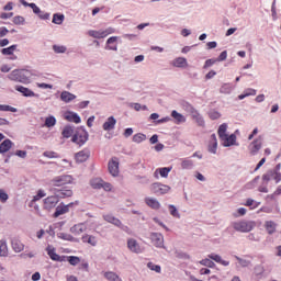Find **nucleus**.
<instances>
[{"mask_svg":"<svg viewBox=\"0 0 281 281\" xmlns=\"http://www.w3.org/2000/svg\"><path fill=\"white\" fill-rule=\"evenodd\" d=\"M68 262H69L71 266L76 267L77 265H79L80 259H79V257H74V256H71V257H68Z\"/></svg>","mask_w":281,"mask_h":281,"instance_id":"obj_58","label":"nucleus"},{"mask_svg":"<svg viewBox=\"0 0 281 281\" xmlns=\"http://www.w3.org/2000/svg\"><path fill=\"white\" fill-rule=\"evenodd\" d=\"M81 240H82V243L89 244L92 247H95L98 245V238L95 236H93V235L85 234L81 237Z\"/></svg>","mask_w":281,"mask_h":281,"instance_id":"obj_22","label":"nucleus"},{"mask_svg":"<svg viewBox=\"0 0 281 281\" xmlns=\"http://www.w3.org/2000/svg\"><path fill=\"white\" fill-rule=\"evenodd\" d=\"M53 49H54V52L57 53V54H63V53L66 52V47H65V46L54 45V46H53Z\"/></svg>","mask_w":281,"mask_h":281,"instance_id":"obj_59","label":"nucleus"},{"mask_svg":"<svg viewBox=\"0 0 281 281\" xmlns=\"http://www.w3.org/2000/svg\"><path fill=\"white\" fill-rule=\"evenodd\" d=\"M70 205L71 203L70 204L60 203L59 205H57L56 211L54 213V217L57 218L64 214H67L69 212Z\"/></svg>","mask_w":281,"mask_h":281,"instance_id":"obj_16","label":"nucleus"},{"mask_svg":"<svg viewBox=\"0 0 281 281\" xmlns=\"http://www.w3.org/2000/svg\"><path fill=\"white\" fill-rule=\"evenodd\" d=\"M218 140L216 134H212L207 140V151L212 155L217 154Z\"/></svg>","mask_w":281,"mask_h":281,"instance_id":"obj_7","label":"nucleus"},{"mask_svg":"<svg viewBox=\"0 0 281 281\" xmlns=\"http://www.w3.org/2000/svg\"><path fill=\"white\" fill-rule=\"evenodd\" d=\"M227 59V50H224L220 54V56L217 57L218 61H224Z\"/></svg>","mask_w":281,"mask_h":281,"instance_id":"obj_63","label":"nucleus"},{"mask_svg":"<svg viewBox=\"0 0 281 281\" xmlns=\"http://www.w3.org/2000/svg\"><path fill=\"white\" fill-rule=\"evenodd\" d=\"M0 111H10L11 113H16V108L0 104Z\"/></svg>","mask_w":281,"mask_h":281,"instance_id":"obj_56","label":"nucleus"},{"mask_svg":"<svg viewBox=\"0 0 281 281\" xmlns=\"http://www.w3.org/2000/svg\"><path fill=\"white\" fill-rule=\"evenodd\" d=\"M171 117L176 120V124H183L184 122H187L186 116L176 110L171 111Z\"/></svg>","mask_w":281,"mask_h":281,"instance_id":"obj_28","label":"nucleus"},{"mask_svg":"<svg viewBox=\"0 0 281 281\" xmlns=\"http://www.w3.org/2000/svg\"><path fill=\"white\" fill-rule=\"evenodd\" d=\"M60 99H61L64 102L68 103V102H70V101L75 100V99H76V95L72 94V93H70V92H68V91H63L61 94H60Z\"/></svg>","mask_w":281,"mask_h":281,"instance_id":"obj_33","label":"nucleus"},{"mask_svg":"<svg viewBox=\"0 0 281 281\" xmlns=\"http://www.w3.org/2000/svg\"><path fill=\"white\" fill-rule=\"evenodd\" d=\"M112 33H114L113 29H108L105 31H89V35L98 40L104 38Z\"/></svg>","mask_w":281,"mask_h":281,"instance_id":"obj_13","label":"nucleus"},{"mask_svg":"<svg viewBox=\"0 0 281 281\" xmlns=\"http://www.w3.org/2000/svg\"><path fill=\"white\" fill-rule=\"evenodd\" d=\"M46 193H45V190H38L37 191V195H34L33 198V202H37V201H41V199L45 198Z\"/></svg>","mask_w":281,"mask_h":281,"instance_id":"obj_52","label":"nucleus"},{"mask_svg":"<svg viewBox=\"0 0 281 281\" xmlns=\"http://www.w3.org/2000/svg\"><path fill=\"white\" fill-rule=\"evenodd\" d=\"M150 239H151V244L155 247L161 248L164 246V235L161 233H151Z\"/></svg>","mask_w":281,"mask_h":281,"instance_id":"obj_10","label":"nucleus"},{"mask_svg":"<svg viewBox=\"0 0 281 281\" xmlns=\"http://www.w3.org/2000/svg\"><path fill=\"white\" fill-rule=\"evenodd\" d=\"M190 116L194 120L198 126H205L203 116L194 108L190 109Z\"/></svg>","mask_w":281,"mask_h":281,"instance_id":"obj_12","label":"nucleus"},{"mask_svg":"<svg viewBox=\"0 0 281 281\" xmlns=\"http://www.w3.org/2000/svg\"><path fill=\"white\" fill-rule=\"evenodd\" d=\"M29 7L33 10V12L37 15L41 14V8L37 7L35 3H30Z\"/></svg>","mask_w":281,"mask_h":281,"instance_id":"obj_60","label":"nucleus"},{"mask_svg":"<svg viewBox=\"0 0 281 281\" xmlns=\"http://www.w3.org/2000/svg\"><path fill=\"white\" fill-rule=\"evenodd\" d=\"M272 180V172L268 170L266 173L262 175V181L268 186V183Z\"/></svg>","mask_w":281,"mask_h":281,"instance_id":"obj_48","label":"nucleus"},{"mask_svg":"<svg viewBox=\"0 0 281 281\" xmlns=\"http://www.w3.org/2000/svg\"><path fill=\"white\" fill-rule=\"evenodd\" d=\"M46 251H47V255L49 256V258L53 261H56V262H61L63 261V257H60V255H57L55 247H53L52 245H48L46 247Z\"/></svg>","mask_w":281,"mask_h":281,"instance_id":"obj_15","label":"nucleus"},{"mask_svg":"<svg viewBox=\"0 0 281 281\" xmlns=\"http://www.w3.org/2000/svg\"><path fill=\"white\" fill-rule=\"evenodd\" d=\"M9 78L13 81L27 85L32 78V71L27 69H15L10 74Z\"/></svg>","mask_w":281,"mask_h":281,"instance_id":"obj_3","label":"nucleus"},{"mask_svg":"<svg viewBox=\"0 0 281 281\" xmlns=\"http://www.w3.org/2000/svg\"><path fill=\"white\" fill-rule=\"evenodd\" d=\"M227 128H228V125L226 123H223L218 126V130H217V135H218V138H224L225 136H227Z\"/></svg>","mask_w":281,"mask_h":281,"instance_id":"obj_35","label":"nucleus"},{"mask_svg":"<svg viewBox=\"0 0 281 281\" xmlns=\"http://www.w3.org/2000/svg\"><path fill=\"white\" fill-rule=\"evenodd\" d=\"M278 224L274 221H266L265 228L269 235H273L277 232Z\"/></svg>","mask_w":281,"mask_h":281,"instance_id":"obj_24","label":"nucleus"},{"mask_svg":"<svg viewBox=\"0 0 281 281\" xmlns=\"http://www.w3.org/2000/svg\"><path fill=\"white\" fill-rule=\"evenodd\" d=\"M150 190L156 195H164L170 191V187L160 182H155L150 186Z\"/></svg>","mask_w":281,"mask_h":281,"instance_id":"obj_5","label":"nucleus"},{"mask_svg":"<svg viewBox=\"0 0 281 281\" xmlns=\"http://www.w3.org/2000/svg\"><path fill=\"white\" fill-rule=\"evenodd\" d=\"M193 160L191 159H182L181 167L184 170H190L193 168Z\"/></svg>","mask_w":281,"mask_h":281,"instance_id":"obj_41","label":"nucleus"},{"mask_svg":"<svg viewBox=\"0 0 281 281\" xmlns=\"http://www.w3.org/2000/svg\"><path fill=\"white\" fill-rule=\"evenodd\" d=\"M13 23L15 25H23V24H25V18H23V16H14L13 18Z\"/></svg>","mask_w":281,"mask_h":281,"instance_id":"obj_57","label":"nucleus"},{"mask_svg":"<svg viewBox=\"0 0 281 281\" xmlns=\"http://www.w3.org/2000/svg\"><path fill=\"white\" fill-rule=\"evenodd\" d=\"M147 267L151 270L155 271L157 273L161 272V266H156V263H153V261H149V263H147Z\"/></svg>","mask_w":281,"mask_h":281,"instance_id":"obj_49","label":"nucleus"},{"mask_svg":"<svg viewBox=\"0 0 281 281\" xmlns=\"http://www.w3.org/2000/svg\"><path fill=\"white\" fill-rule=\"evenodd\" d=\"M172 168L171 167H162V168H158L156 170V173H160V177L162 178H168L169 173L171 172Z\"/></svg>","mask_w":281,"mask_h":281,"instance_id":"obj_37","label":"nucleus"},{"mask_svg":"<svg viewBox=\"0 0 281 281\" xmlns=\"http://www.w3.org/2000/svg\"><path fill=\"white\" fill-rule=\"evenodd\" d=\"M207 258L215 261L216 263L222 265L223 267L229 266V262L222 259L221 255L211 254V255H207Z\"/></svg>","mask_w":281,"mask_h":281,"instance_id":"obj_25","label":"nucleus"},{"mask_svg":"<svg viewBox=\"0 0 281 281\" xmlns=\"http://www.w3.org/2000/svg\"><path fill=\"white\" fill-rule=\"evenodd\" d=\"M9 200V194L5 193L3 189H0V202L1 203H7Z\"/></svg>","mask_w":281,"mask_h":281,"instance_id":"obj_54","label":"nucleus"},{"mask_svg":"<svg viewBox=\"0 0 281 281\" xmlns=\"http://www.w3.org/2000/svg\"><path fill=\"white\" fill-rule=\"evenodd\" d=\"M145 140H146V135L143 133H137L133 137V142L136 144H142Z\"/></svg>","mask_w":281,"mask_h":281,"instance_id":"obj_42","label":"nucleus"},{"mask_svg":"<svg viewBox=\"0 0 281 281\" xmlns=\"http://www.w3.org/2000/svg\"><path fill=\"white\" fill-rule=\"evenodd\" d=\"M11 246L12 249L18 254L23 251V249L25 248V245H23V243L19 238H13L11 241Z\"/></svg>","mask_w":281,"mask_h":281,"instance_id":"obj_23","label":"nucleus"},{"mask_svg":"<svg viewBox=\"0 0 281 281\" xmlns=\"http://www.w3.org/2000/svg\"><path fill=\"white\" fill-rule=\"evenodd\" d=\"M119 159L117 158H112L109 162V171L111 173L112 177H117L120 173V169H119Z\"/></svg>","mask_w":281,"mask_h":281,"instance_id":"obj_11","label":"nucleus"},{"mask_svg":"<svg viewBox=\"0 0 281 281\" xmlns=\"http://www.w3.org/2000/svg\"><path fill=\"white\" fill-rule=\"evenodd\" d=\"M105 49L117 50V37L116 36H112L108 40Z\"/></svg>","mask_w":281,"mask_h":281,"instance_id":"obj_29","label":"nucleus"},{"mask_svg":"<svg viewBox=\"0 0 281 281\" xmlns=\"http://www.w3.org/2000/svg\"><path fill=\"white\" fill-rule=\"evenodd\" d=\"M56 124V119L54 116H48L45 120V126H47V128H50L52 126H55Z\"/></svg>","mask_w":281,"mask_h":281,"instance_id":"obj_47","label":"nucleus"},{"mask_svg":"<svg viewBox=\"0 0 281 281\" xmlns=\"http://www.w3.org/2000/svg\"><path fill=\"white\" fill-rule=\"evenodd\" d=\"M171 65H173V67H178V68H186V67H188V60L184 57H178V58L173 59Z\"/></svg>","mask_w":281,"mask_h":281,"instance_id":"obj_26","label":"nucleus"},{"mask_svg":"<svg viewBox=\"0 0 281 281\" xmlns=\"http://www.w3.org/2000/svg\"><path fill=\"white\" fill-rule=\"evenodd\" d=\"M87 140L88 134L85 131L76 133L72 137V143L77 144L78 146H83Z\"/></svg>","mask_w":281,"mask_h":281,"instance_id":"obj_8","label":"nucleus"},{"mask_svg":"<svg viewBox=\"0 0 281 281\" xmlns=\"http://www.w3.org/2000/svg\"><path fill=\"white\" fill-rule=\"evenodd\" d=\"M72 134H74V130L71 126H65L61 133L63 137L67 139L70 138Z\"/></svg>","mask_w":281,"mask_h":281,"instance_id":"obj_40","label":"nucleus"},{"mask_svg":"<svg viewBox=\"0 0 281 281\" xmlns=\"http://www.w3.org/2000/svg\"><path fill=\"white\" fill-rule=\"evenodd\" d=\"M262 145H263V138L262 136H258L256 139H254L249 146H248V150H249V154L251 156H256L258 155V153L261 150L262 148Z\"/></svg>","mask_w":281,"mask_h":281,"instance_id":"obj_4","label":"nucleus"},{"mask_svg":"<svg viewBox=\"0 0 281 281\" xmlns=\"http://www.w3.org/2000/svg\"><path fill=\"white\" fill-rule=\"evenodd\" d=\"M116 124V120L113 116H110L108 121L103 124L105 131H112Z\"/></svg>","mask_w":281,"mask_h":281,"instance_id":"obj_32","label":"nucleus"},{"mask_svg":"<svg viewBox=\"0 0 281 281\" xmlns=\"http://www.w3.org/2000/svg\"><path fill=\"white\" fill-rule=\"evenodd\" d=\"M210 120H220L221 117V113L215 111V110H212L207 113Z\"/></svg>","mask_w":281,"mask_h":281,"instance_id":"obj_51","label":"nucleus"},{"mask_svg":"<svg viewBox=\"0 0 281 281\" xmlns=\"http://www.w3.org/2000/svg\"><path fill=\"white\" fill-rule=\"evenodd\" d=\"M38 18H40L41 20L46 21V20H49L50 14L41 11L40 14H38Z\"/></svg>","mask_w":281,"mask_h":281,"instance_id":"obj_62","label":"nucleus"},{"mask_svg":"<svg viewBox=\"0 0 281 281\" xmlns=\"http://www.w3.org/2000/svg\"><path fill=\"white\" fill-rule=\"evenodd\" d=\"M59 199H60V196H58L57 194L56 195H49V196L45 198L43 209L45 211H48V212L52 211L58 204Z\"/></svg>","mask_w":281,"mask_h":281,"instance_id":"obj_6","label":"nucleus"},{"mask_svg":"<svg viewBox=\"0 0 281 281\" xmlns=\"http://www.w3.org/2000/svg\"><path fill=\"white\" fill-rule=\"evenodd\" d=\"M145 203L147 206H149L150 209H153L155 211H158L161 207L160 202L155 198H146Z\"/></svg>","mask_w":281,"mask_h":281,"instance_id":"obj_18","label":"nucleus"},{"mask_svg":"<svg viewBox=\"0 0 281 281\" xmlns=\"http://www.w3.org/2000/svg\"><path fill=\"white\" fill-rule=\"evenodd\" d=\"M86 231H87L86 223H78L70 227V233L76 236L83 234Z\"/></svg>","mask_w":281,"mask_h":281,"instance_id":"obj_14","label":"nucleus"},{"mask_svg":"<svg viewBox=\"0 0 281 281\" xmlns=\"http://www.w3.org/2000/svg\"><path fill=\"white\" fill-rule=\"evenodd\" d=\"M169 213H171V216L173 217H180V214L173 204H169Z\"/></svg>","mask_w":281,"mask_h":281,"instance_id":"obj_53","label":"nucleus"},{"mask_svg":"<svg viewBox=\"0 0 281 281\" xmlns=\"http://www.w3.org/2000/svg\"><path fill=\"white\" fill-rule=\"evenodd\" d=\"M200 265H202L204 267H207V268H214L215 267L214 261H211V259H202L200 261Z\"/></svg>","mask_w":281,"mask_h":281,"instance_id":"obj_50","label":"nucleus"},{"mask_svg":"<svg viewBox=\"0 0 281 281\" xmlns=\"http://www.w3.org/2000/svg\"><path fill=\"white\" fill-rule=\"evenodd\" d=\"M102 189L106 192H110L112 190V184L110 182L103 181Z\"/></svg>","mask_w":281,"mask_h":281,"instance_id":"obj_61","label":"nucleus"},{"mask_svg":"<svg viewBox=\"0 0 281 281\" xmlns=\"http://www.w3.org/2000/svg\"><path fill=\"white\" fill-rule=\"evenodd\" d=\"M58 238L66 241H75V237L68 233H59Z\"/></svg>","mask_w":281,"mask_h":281,"instance_id":"obj_43","label":"nucleus"},{"mask_svg":"<svg viewBox=\"0 0 281 281\" xmlns=\"http://www.w3.org/2000/svg\"><path fill=\"white\" fill-rule=\"evenodd\" d=\"M43 156L48 159H57L59 157L57 153L50 150L44 151Z\"/></svg>","mask_w":281,"mask_h":281,"instance_id":"obj_46","label":"nucleus"},{"mask_svg":"<svg viewBox=\"0 0 281 281\" xmlns=\"http://www.w3.org/2000/svg\"><path fill=\"white\" fill-rule=\"evenodd\" d=\"M255 221L238 220L231 223V227L237 233H250L256 228Z\"/></svg>","mask_w":281,"mask_h":281,"instance_id":"obj_2","label":"nucleus"},{"mask_svg":"<svg viewBox=\"0 0 281 281\" xmlns=\"http://www.w3.org/2000/svg\"><path fill=\"white\" fill-rule=\"evenodd\" d=\"M127 247L134 254H140L142 252L140 246H139V244L137 243V240L135 238H130L127 240Z\"/></svg>","mask_w":281,"mask_h":281,"instance_id":"obj_17","label":"nucleus"},{"mask_svg":"<svg viewBox=\"0 0 281 281\" xmlns=\"http://www.w3.org/2000/svg\"><path fill=\"white\" fill-rule=\"evenodd\" d=\"M18 47V45H11L10 47L2 48L1 54L4 56H13Z\"/></svg>","mask_w":281,"mask_h":281,"instance_id":"obj_34","label":"nucleus"},{"mask_svg":"<svg viewBox=\"0 0 281 281\" xmlns=\"http://www.w3.org/2000/svg\"><path fill=\"white\" fill-rule=\"evenodd\" d=\"M64 20H65V16L63 14L56 13V14L53 15V21L52 22L54 24L60 25L64 22Z\"/></svg>","mask_w":281,"mask_h":281,"instance_id":"obj_44","label":"nucleus"},{"mask_svg":"<svg viewBox=\"0 0 281 281\" xmlns=\"http://www.w3.org/2000/svg\"><path fill=\"white\" fill-rule=\"evenodd\" d=\"M64 117L67 122H74L75 124H80L81 122L80 116L75 112H66Z\"/></svg>","mask_w":281,"mask_h":281,"instance_id":"obj_19","label":"nucleus"},{"mask_svg":"<svg viewBox=\"0 0 281 281\" xmlns=\"http://www.w3.org/2000/svg\"><path fill=\"white\" fill-rule=\"evenodd\" d=\"M222 142L223 147H232L236 145L237 136L235 134L225 135L224 137L220 138Z\"/></svg>","mask_w":281,"mask_h":281,"instance_id":"obj_9","label":"nucleus"},{"mask_svg":"<svg viewBox=\"0 0 281 281\" xmlns=\"http://www.w3.org/2000/svg\"><path fill=\"white\" fill-rule=\"evenodd\" d=\"M72 182L74 178L70 175L56 176L49 181L50 191L60 199L71 198L72 190L65 189V187Z\"/></svg>","mask_w":281,"mask_h":281,"instance_id":"obj_1","label":"nucleus"},{"mask_svg":"<svg viewBox=\"0 0 281 281\" xmlns=\"http://www.w3.org/2000/svg\"><path fill=\"white\" fill-rule=\"evenodd\" d=\"M9 256V247L5 240H0V257Z\"/></svg>","mask_w":281,"mask_h":281,"instance_id":"obj_31","label":"nucleus"},{"mask_svg":"<svg viewBox=\"0 0 281 281\" xmlns=\"http://www.w3.org/2000/svg\"><path fill=\"white\" fill-rule=\"evenodd\" d=\"M37 87L42 88V89H52L53 88L52 85H47V83H37Z\"/></svg>","mask_w":281,"mask_h":281,"instance_id":"obj_64","label":"nucleus"},{"mask_svg":"<svg viewBox=\"0 0 281 281\" xmlns=\"http://www.w3.org/2000/svg\"><path fill=\"white\" fill-rule=\"evenodd\" d=\"M271 175V180H274L276 183H280L281 182V172H279L278 170H270Z\"/></svg>","mask_w":281,"mask_h":281,"instance_id":"obj_45","label":"nucleus"},{"mask_svg":"<svg viewBox=\"0 0 281 281\" xmlns=\"http://www.w3.org/2000/svg\"><path fill=\"white\" fill-rule=\"evenodd\" d=\"M232 91V86L228 83H224L221 88H220V92L222 93H231Z\"/></svg>","mask_w":281,"mask_h":281,"instance_id":"obj_55","label":"nucleus"},{"mask_svg":"<svg viewBox=\"0 0 281 281\" xmlns=\"http://www.w3.org/2000/svg\"><path fill=\"white\" fill-rule=\"evenodd\" d=\"M104 180H102L101 178H94L91 180V187L94 190H101L102 186H103Z\"/></svg>","mask_w":281,"mask_h":281,"instance_id":"obj_36","label":"nucleus"},{"mask_svg":"<svg viewBox=\"0 0 281 281\" xmlns=\"http://www.w3.org/2000/svg\"><path fill=\"white\" fill-rule=\"evenodd\" d=\"M90 157V153L88 150H81L76 154L75 159L78 164L86 162Z\"/></svg>","mask_w":281,"mask_h":281,"instance_id":"obj_20","label":"nucleus"},{"mask_svg":"<svg viewBox=\"0 0 281 281\" xmlns=\"http://www.w3.org/2000/svg\"><path fill=\"white\" fill-rule=\"evenodd\" d=\"M13 147V142L11 139H4L0 144V154H7L9 153Z\"/></svg>","mask_w":281,"mask_h":281,"instance_id":"obj_21","label":"nucleus"},{"mask_svg":"<svg viewBox=\"0 0 281 281\" xmlns=\"http://www.w3.org/2000/svg\"><path fill=\"white\" fill-rule=\"evenodd\" d=\"M104 278L109 281H122L116 272H105Z\"/></svg>","mask_w":281,"mask_h":281,"instance_id":"obj_39","label":"nucleus"},{"mask_svg":"<svg viewBox=\"0 0 281 281\" xmlns=\"http://www.w3.org/2000/svg\"><path fill=\"white\" fill-rule=\"evenodd\" d=\"M257 94V90L252 89V88H248L244 91L243 94H239L238 95V99L239 100H244L246 97H249V95H256Z\"/></svg>","mask_w":281,"mask_h":281,"instance_id":"obj_38","label":"nucleus"},{"mask_svg":"<svg viewBox=\"0 0 281 281\" xmlns=\"http://www.w3.org/2000/svg\"><path fill=\"white\" fill-rule=\"evenodd\" d=\"M104 220L110 223V224H113L117 227H121L122 226V222L121 220H119L117 217L113 216L112 214H105L104 215Z\"/></svg>","mask_w":281,"mask_h":281,"instance_id":"obj_30","label":"nucleus"},{"mask_svg":"<svg viewBox=\"0 0 281 281\" xmlns=\"http://www.w3.org/2000/svg\"><path fill=\"white\" fill-rule=\"evenodd\" d=\"M15 90L21 92L24 97H36V93H34V91L23 86H15Z\"/></svg>","mask_w":281,"mask_h":281,"instance_id":"obj_27","label":"nucleus"}]
</instances>
